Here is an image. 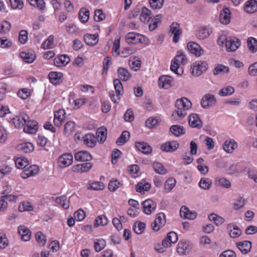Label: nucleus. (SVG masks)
<instances>
[{"instance_id": "1", "label": "nucleus", "mask_w": 257, "mask_h": 257, "mask_svg": "<svg viewBox=\"0 0 257 257\" xmlns=\"http://www.w3.org/2000/svg\"><path fill=\"white\" fill-rule=\"evenodd\" d=\"M191 102L186 97L178 99L175 102V109L172 114V117L175 120H181L187 115V110L191 107Z\"/></svg>"}, {"instance_id": "2", "label": "nucleus", "mask_w": 257, "mask_h": 257, "mask_svg": "<svg viewBox=\"0 0 257 257\" xmlns=\"http://www.w3.org/2000/svg\"><path fill=\"white\" fill-rule=\"evenodd\" d=\"M166 222V215L164 213L160 212L156 215L154 221L151 224V227L154 231H158L164 226Z\"/></svg>"}, {"instance_id": "3", "label": "nucleus", "mask_w": 257, "mask_h": 257, "mask_svg": "<svg viewBox=\"0 0 257 257\" xmlns=\"http://www.w3.org/2000/svg\"><path fill=\"white\" fill-rule=\"evenodd\" d=\"M207 69V64L205 62H196L193 63L192 73L194 76H199L205 72Z\"/></svg>"}, {"instance_id": "4", "label": "nucleus", "mask_w": 257, "mask_h": 257, "mask_svg": "<svg viewBox=\"0 0 257 257\" xmlns=\"http://www.w3.org/2000/svg\"><path fill=\"white\" fill-rule=\"evenodd\" d=\"M225 46L228 51L233 52L240 45V41L236 37H227L225 38Z\"/></svg>"}, {"instance_id": "5", "label": "nucleus", "mask_w": 257, "mask_h": 257, "mask_svg": "<svg viewBox=\"0 0 257 257\" xmlns=\"http://www.w3.org/2000/svg\"><path fill=\"white\" fill-rule=\"evenodd\" d=\"M192 247V244L189 241L181 240L178 244L177 251L180 255L185 254L190 251Z\"/></svg>"}, {"instance_id": "6", "label": "nucleus", "mask_w": 257, "mask_h": 257, "mask_svg": "<svg viewBox=\"0 0 257 257\" xmlns=\"http://www.w3.org/2000/svg\"><path fill=\"white\" fill-rule=\"evenodd\" d=\"M73 162V156L70 153H64L58 158V163L59 166L65 168L71 165Z\"/></svg>"}, {"instance_id": "7", "label": "nucleus", "mask_w": 257, "mask_h": 257, "mask_svg": "<svg viewBox=\"0 0 257 257\" xmlns=\"http://www.w3.org/2000/svg\"><path fill=\"white\" fill-rule=\"evenodd\" d=\"M143 36L139 33L134 32L128 33L125 36V40L128 44H137L143 43Z\"/></svg>"}, {"instance_id": "8", "label": "nucleus", "mask_w": 257, "mask_h": 257, "mask_svg": "<svg viewBox=\"0 0 257 257\" xmlns=\"http://www.w3.org/2000/svg\"><path fill=\"white\" fill-rule=\"evenodd\" d=\"M216 100L214 95L207 94L204 95L201 101V106L207 109L210 106L215 105Z\"/></svg>"}, {"instance_id": "9", "label": "nucleus", "mask_w": 257, "mask_h": 257, "mask_svg": "<svg viewBox=\"0 0 257 257\" xmlns=\"http://www.w3.org/2000/svg\"><path fill=\"white\" fill-rule=\"evenodd\" d=\"M143 209L145 213L150 214L157 207L156 203L151 199H148L142 203Z\"/></svg>"}, {"instance_id": "10", "label": "nucleus", "mask_w": 257, "mask_h": 257, "mask_svg": "<svg viewBox=\"0 0 257 257\" xmlns=\"http://www.w3.org/2000/svg\"><path fill=\"white\" fill-rule=\"evenodd\" d=\"M29 119V117L28 115L22 114L13 117L12 118V120L13 121L15 127L17 128H20L24 125Z\"/></svg>"}, {"instance_id": "11", "label": "nucleus", "mask_w": 257, "mask_h": 257, "mask_svg": "<svg viewBox=\"0 0 257 257\" xmlns=\"http://www.w3.org/2000/svg\"><path fill=\"white\" fill-rule=\"evenodd\" d=\"M26 125L24 127V131L28 134H34L38 131V122L34 120L29 119L26 122Z\"/></svg>"}, {"instance_id": "12", "label": "nucleus", "mask_w": 257, "mask_h": 257, "mask_svg": "<svg viewBox=\"0 0 257 257\" xmlns=\"http://www.w3.org/2000/svg\"><path fill=\"white\" fill-rule=\"evenodd\" d=\"M179 144L176 141L167 142L163 144L161 146V150L166 152H173L177 150Z\"/></svg>"}, {"instance_id": "13", "label": "nucleus", "mask_w": 257, "mask_h": 257, "mask_svg": "<svg viewBox=\"0 0 257 257\" xmlns=\"http://www.w3.org/2000/svg\"><path fill=\"white\" fill-rule=\"evenodd\" d=\"M170 31L174 34V42L177 43L182 33V30L180 28V25L178 23L173 22L170 26Z\"/></svg>"}, {"instance_id": "14", "label": "nucleus", "mask_w": 257, "mask_h": 257, "mask_svg": "<svg viewBox=\"0 0 257 257\" xmlns=\"http://www.w3.org/2000/svg\"><path fill=\"white\" fill-rule=\"evenodd\" d=\"M189 124L192 127L201 128L203 125L202 122L199 115L196 113L190 114L189 116Z\"/></svg>"}, {"instance_id": "15", "label": "nucleus", "mask_w": 257, "mask_h": 257, "mask_svg": "<svg viewBox=\"0 0 257 257\" xmlns=\"http://www.w3.org/2000/svg\"><path fill=\"white\" fill-rule=\"evenodd\" d=\"M187 49L191 53L194 54L196 56H201L203 52V50L201 47L196 43L190 42L187 44Z\"/></svg>"}, {"instance_id": "16", "label": "nucleus", "mask_w": 257, "mask_h": 257, "mask_svg": "<svg viewBox=\"0 0 257 257\" xmlns=\"http://www.w3.org/2000/svg\"><path fill=\"white\" fill-rule=\"evenodd\" d=\"M180 214L181 217H184L185 219L193 220L197 217V213L196 212H192L190 211L188 207L185 206L181 207L180 210Z\"/></svg>"}, {"instance_id": "17", "label": "nucleus", "mask_w": 257, "mask_h": 257, "mask_svg": "<svg viewBox=\"0 0 257 257\" xmlns=\"http://www.w3.org/2000/svg\"><path fill=\"white\" fill-rule=\"evenodd\" d=\"M236 246L242 253L246 254L251 250V242L247 240L239 241L236 243Z\"/></svg>"}, {"instance_id": "18", "label": "nucleus", "mask_w": 257, "mask_h": 257, "mask_svg": "<svg viewBox=\"0 0 257 257\" xmlns=\"http://www.w3.org/2000/svg\"><path fill=\"white\" fill-rule=\"evenodd\" d=\"M74 158L77 161L87 162L91 160L92 157L87 151H82L77 152L74 155Z\"/></svg>"}, {"instance_id": "19", "label": "nucleus", "mask_w": 257, "mask_h": 257, "mask_svg": "<svg viewBox=\"0 0 257 257\" xmlns=\"http://www.w3.org/2000/svg\"><path fill=\"white\" fill-rule=\"evenodd\" d=\"M173 78L169 75H163L160 77L158 84L160 87L167 89L171 86Z\"/></svg>"}, {"instance_id": "20", "label": "nucleus", "mask_w": 257, "mask_h": 257, "mask_svg": "<svg viewBox=\"0 0 257 257\" xmlns=\"http://www.w3.org/2000/svg\"><path fill=\"white\" fill-rule=\"evenodd\" d=\"M18 233L23 240L28 241L30 239L31 231L26 226L24 225L19 226L18 227Z\"/></svg>"}, {"instance_id": "21", "label": "nucleus", "mask_w": 257, "mask_h": 257, "mask_svg": "<svg viewBox=\"0 0 257 257\" xmlns=\"http://www.w3.org/2000/svg\"><path fill=\"white\" fill-rule=\"evenodd\" d=\"M70 61L69 57L66 55H62L54 59V64L57 67L66 66Z\"/></svg>"}, {"instance_id": "22", "label": "nucleus", "mask_w": 257, "mask_h": 257, "mask_svg": "<svg viewBox=\"0 0 257 257\" xmlns=\"http://www.w3.org/2000/svg\"><path fill=\"white\" fill-rule=\"evenodd\" d=\"M98 35L96 34H86L84 36V41L86 45L90 46L96 45L98 42Z\"/></svg>"}, {"instance_id": "23", "label": "nucleus", "mask_w": 257, "mask_h": 257, "mask_svg": "<svg viewBox=\"0 0 257 257\" xmlns=\"http://www.w3.org/2000/svg\"><path fill=\"white\" fill-rule=\"evenodd\" d=\"M136 147L139 151L146 155L150 154L152 151V147L144 142L136 143Z\"/></svg>"}, {"instance_id": "24", "label": "nucleus", "mask_w": 257, "mask_h": 257, "mask_svg": "<svg viewBox=\"0 0 257 257\" xmlns=\"http://www.w3.org/2000/svg\"><path fill=\"white\" fill-rule=\"evenodd\" d=\"M244 9L249 14L257 12V1L249 0L246 1L244 6Z\"/></svg>"}, {"instance_id": "25", "label": "nucleus", "mask_w": 257, "mask_h": 257, "mask_svg": "<svg viewBox=\"0 0 257 257\" xmlns=\"http://www.w3.org/2000/svg\"><path fill=\"white\" fill-rule=\"evenodd\" d=\"M65 112L64 109H59L54 114V123L56 126H60L65 119Z\"/></svg>"}, {"instance_id": "26", "label": "nucleus", "mask_w": 257, "mask_h": 257, "mask_svg": "<svg viewBox=\"0 0 257 257\" xmlns=\"http://www.w3.org/2000/svg\"><path fill=\"white\" fill-rule=\"evenodd\" d=\"M92 167L91 163L78 164L72 167L73 171L75 172L85 173L88 172Z\"/></svg>"}, {"instance_id": "27", "label": "nucleus", "mask_w": 257, "mask_h": 257, "mask_svg": "<svg viewBox=\"0 0 257 257\" xmlns=\"http://www.w3.org/2000/svg\"><path fill=\"white\" fill-rule=\"evenodd\" d=\"M230 10L227 8H224L220 12L219 16L220 22L223 24H228L230 21Z\"/></svg>"}, {"instance_id": "28", "label": "nucleus", "mask_w": 257, "mask_h": 257, "mask_svg": "<svg viewBox=\"0 0 257 257\" xmlns=\"http://www.w3.org/2000/svg\"><path fill=\"white\" fill-rule=\"evenodd\" d=\"M20 56L25 62L28 63H32L36 57L35 53L32 50L21 52Z\"/></svg>"}, {"instance_id": "29", "label": "nucleus", "mask_w": 257, "mask_h": 257, "mask_svg": "<svg viewBox=\"0 0 257 257\" xmlns=\"http://www.w3.org/2000/svg\"><path fill=\"white\" fill-rule=\"evenodd\" d=\"M237 147V143L232 139L226 141L223 145V150L227 153H232Z\"/></svg>"}, {"instance_id": "30", "label": "nucleus", "mask_w": 257, "mask_h": 257, "mask_svg": "<svg viewBox=\"0 0 257 257\" xmlns=\"http://www.w3.org/2000/svg\"><path fill=\"white\" fill-rule=\"evenodd\" d=\"M39 171V167L37 165L30 166L22 173V177L24 178H27L30 176L37 174Z\"/></svg>"}, {"instance_id": "31", "label": "nucleus", "mask_w": 257, "mask_h": 257, "mask_svg": "<svg viewBox=\"0 0 257 257\" xmlns=\"http://www.w3.org/2000/svg\"><path fill=\"white\" fill-rule=\"evenodd\" d=\"M211 33L212 30L210 28L202 27L198 30L196 36L199 39L204 40L207 38Z\"/></svg>"}, {"instance_id": "32", "label": "nucleus", "mask_w": 257, "mask_h": 257, "mask_svg": "<svg viewBox=\"0 0 257 257\" xmlns=\"http://www.w3.org/2000/svg\"><path fill=\"white\" fill-rule=\"evenodd\" d=\"M96 139L93 135L87 134L83 138V142L87 147L92 148L96 145Z\"/></svg>"}, {"instance_id": "33", "label": "nucleus", "mask_w": 257, "mask_h": 257, "mask_svg": "<svg viewBox=\"0 0 257 257\" xmlns=\"http://www.w3.org/2000/svg\"><path fill=\"white\" fill-rule=\"evenodd\" d=\"M17 149L22 153H29L34 150V147L31 143H26L19 145Z\"/></svg>"}, {"instance_id": "34", "label": "nucleus", "mask_w": 257, "mask_h": 257, "mask_svg": "<svg viewBox=\"0 0 257 257\" xmlns=\"http://www.w3.org/2000/svg\"><path fill=\"white\" fill-rule=\"evenodd\" d=\"M151 12L146 7H143L140 16V21L144 23H148L151 19Z\"/></svg>"}, {"instance_id": "35", "label": "nucleus", "mask_w": 257, "mask_h": 257, "mask_svg": "<svg viewBox=\"0 0 257 257\" xmlns=\"http://www.w3.org/2000/svg\"><path fill=\"white\" fill-rule=\"evenodd\" d=\"M63 74L61 72H51L49 74V77L51 82L54 84H57L61 82Z\"/></svg>"}, {"instance_id": "36", "label": "nucleus", "mask_w": 257, "mask_h": 257, "mask_svg": "<svg viewBox=\"0 0 257 257\" xmlns=\"http://www.w3.org/2000/svg\"><path fill=\"white\" fill-rule=\"evenodd\" d=\"M130 134L127 131L122 132L121 135L116 141V144L118 146L123 145L130 139Z\"/></svg>"}, {"instance_id": "37", "label": "nucleus", "mask_w": 257, "mask_h": 257, "mask_svg": "<svg viewBox=\"0 0 257 257\" xmlns=\"http://www.w3.org/2000/svg\"><path fill=\"white\" fill-rule=\"evenodd\" d=\"M170 131L175 136L179 137L185 133L184 127L179 125H172L170 128Z\"/></svg>"}, {"instance_id": "38", "label": "nucleus", "mask_w": 257, "mask_h": 257, "mask_svg": "<svg viewBox=\"0 0 257 257\" xmlns=\"http://www.w3.org/2000/svg\"><path fill=\"white\" fill-rule=\"evenodd\" d=\"M117 73L119 78L124 81L128 80L131 77V75L128 70L122 67H119L118 69Z\"/></svg>"}, {"instance_id": "39", "label": "nucleus", "mask_w": 257, "mask_h": 257, "mask_svg": "<svg viewBox=\"0 0 257 257\" xmlns=\"http://www.w3.org/2000/svg\"><path fill=\"white\" fill-rule=\"evenodd\" d=\"M55 201L58 204L61 205L65 209H68L69 207V201L67 199V197L65 195L56 198Z\"/></svg>"}, {"instance_id": "40", "label": "nucleus", "mask_w": 257, "mask_h": 257, "mask_svg": "<svg viewBox=\"0 0 257 257\" xmlns=\"http://www.w3.org/2000/svg\"><path fill=\"white\" fill-rule=\"evenodd\" d=\"M174 61L176 62L178 64L185 65L187 62V59L183 52L180 50L178 51L177 55L174 58Z\"/></svg>"}, {"instance_id": "41", "label": "nucleus", "mask_w": 257, "mask_h": 257, "mask_svg": "<svg viewBox=\"0 0 257 257\" xmlns=\"http://www.w3.org/2000/svg\"><path fill=\"white\" fill-rule=\"evenodd\" d=\"M233 227V229L229 232V235L231 238H236L240 236L242 233L241 230L235 225L228 224V228Z\"/></svg>"}, {"instance_id": "42", "label": "nucleus", "mask_w": 257, "mask_h": 257, "mask_svg": "<svg viewBox=\"0 0 257 257\" xmlns=\"http://www.w3.org/2000/svg\"><path fill=\"white\" fill-rule=\"evenodd\" d=\"M229 71V68L227 66L222 64H219L214 69L213 72L214 75H217L227 73Z\"/></svg>"}, {"instance_id": "43", "label": "nucleus", "mask_w": 257, "mask_h": 257, "mask_svg": "<svg viewBox=\"0 0 257 257\" xmlns=\"http://www.w3.org/2000/svg\"><path fill=\"white\" fill-rule=\"evenodd\" d=\"M151 188V184L146 182L144 184L143 182L139 183L136 186V191L141 193H144V191H148Z\"/></svg>"}, {"instance_id": "44", "label": "nucleus", "mask_w": 257, "mask_h": 257, "mask_svg": "<svg viewBox=\"0 0 257 257\" xmlns=\"http://www.w3.org/2000/svg\"><path fill=\"white\" fill-rule=\"evenodd\" d=\"M146 227L145 223L137 221L135 223L133 226V230L135 233L141 234L144 232Z\"/></svg>"}, {"instance_id": "45", "label": "nucleus", "mask_w": 257, "mask_h": 257, "mask_svg": "<svg viewBox=\"0 0 257 257\" xmlns=\"http://www.w3.org/2000/svg\"><path fill=\"white\" fill-rule=\"evenodd\" d=\"M113 84L116 93V97H118L120 95H122L123 93V86L120 81L118 79H115L113 80Z\"/></svg>"}, {"instance_id": "46", "label": "nucleus", "mask_w": 257, "mask_h": 257, "mask_svg": "<svg viewBox=\"0 0 257 257\" xmlns=\"http://www.w3.org/2000/svg\"><path fill=\"white\" fill-rule=\"evenodd\" d=\"M215 184L216 186H222L225 188H228L231 186L230 181L225 178L216 179L215 181Z\"/></svg>"}, {"instance_id": "47", "label": "nucleus", "mask_w": 257, "mask_h": 257, "mask_svg": "<svg viewBox=\"0 0 257 257\" xmlns=\"http://www.w3.org/2000/svg\"><path fill=\"white\" fill-rule=\"evenodd\" d=\"M15 165L18 168L22 169L29 165V161L25 158L20 157L16 160Z\"/></svg>"}, {"instance_id": "48", "label": "nucleus", "mask_w": 257, "mask_h": 257, "mask_svg": "<svg viewBox=\"0 0 257 257\" xmlns=\"http://www.w3.org/2000/svg\"><path fill=\"white\" fill-rule=\"evenodd\" d=\"M89 17V11L85 9H81L79 13V18L83 23H86Z\"/></svg>"}, {"instance_id": "49", "label": "nucleus", "mask_w": 257, "mask_h": 257, "mask_svg": "<svg viewBox=\"0 0 257 257\" xmlns=\"http://www.w3.org/2000/svg\"><path fill=\"white\" fill-rule=\"evenodd\" d=\"M208 219L210 221H213L217 226L222 224L224 222V219L214 213L210 214L208 216Z\"/></svg>"}, {"instance_id": "50", "label": "nucleus", "mask_w": 257, "mask_h": 257, "mask_svg": "<svg viewBox=\"0 0 257 257\" xmlns=\"http://www.w3.org/2000/svg\"><path fill=\"white\" fill-rule=\"evenodd\" d=\"M97 140L100 142H103L106 139V129L104 127L99 128L96 132Z\"/></svg>"}, {"instance_id": "51", "label": "nucleus", "mask_w": 257, "mask_h": 257, "mask_svg": "<svg viewBox=\"0 0 257 257\" xmlns=\"http://www.w3.org/2000/svg\"><path fill=\"white\" fill-rule=\"evenodd\" d=\"M30 4L36 7L40 10H44L45 8V3L44 0H28Z\"/></svg>"}, {"instance_id": "52", "label": "nucleus", "mask_w": 257, "mask_h": 257, "mask_svg": "<svg viewBox=\"0 0 257 257\" xmlns=\"http://www.w3.org/2000/svg\"><path fill=\"white\" fill-rule=\"evenodd\" d=\"M247 46L250 51L254 53L257 51V40L252 37L247 40Z\"/></svg>"}, {"instance_id": "53", "label": "nucleus", "mask_w": 257, "mask_h": 257, "mask_svg": "<svg viewBox=\"0 0 257 257\" xmlns=\"http://www.w3.org/2000/svg\"><path fill=\"white\" fill-rule=\"evenodd\" d=\"M154 171L160 174L164 175L167 173V170L163 165L159 162H155L153 165Z\"/></svg>"}, {"instance_id": "54", "label": "nucleus", "mask_w": 257, "mask_h": 257, "mask_svg": "<svg viewBox=\"0 0 257 257\" xmlns=\"http://www.w3.org/2000/svg\"><path fill=\"white\" fill-rule=\"evenodd\" d=\"M108 220L107 217L105 215H100L98 216L95 220L94 223L95 227H98L99 225L104 226L107 224Z\"/></svg>"}, {"instance_id": "55", "label": "nucleus", "mask_w": 257, "mask_h": 257, "mask_svg": "<svg viewBox=\"0 0 257 257\" xmlns=\"http://www.w3.org/2000/svg\"><path fill=\"white\" fill-rule=\"evenodd\" d=\"M75 128V123L73 121H68L64 126V135H69L72 133Z\"/></svg>"}, {"instance_id": "56", "label": "nucleus", "mask_w": 257, "mask_h": 257, "mask_svg": "<svg viewBox=\"0 0 257 257\" xmlns=\"http://www.w3.org/2000/svg\"><path fill=\"white\" fill-rule=\"evenodd\" d=\"M211 181L207 178H201L199 182V186L204 190L209 189L211 185Z\"/></svg>"}, {"instance_id": "57", "label": "nucleus", "mask_w": 257, "mask_h": 257, "mask_svg": "<svg viewBox=\"0 0 257 257\" xmlns=\"http://www.w3.org/2000/svg\"><path fill=\"white\" fill-rule=\"evenodd\" d=\"M36 240L39 244L41 246H44L46 242V239L45 235L41 232L39 231L36 233L35 235Z\"/></svg>"}, {"instance_id": "58", "label": "nucleus", "mask_w": 257, "mask_h": 257, "mask_svg": "<svg viewBox=\"0 0 257 257\" xmlns=\"http://www.w3.org/2000/svg\"><path fill=\"white\" fill-rule=\"evenodd\" d=\"M105 246V241L103 239H97L94 242V248L97 252L102 250Z\"/></svg>"}, {"instance_id": "59", "label": "nucleus", "mask_w": 257, "mask_h": 257, "mask_svg": "<svg viewBox=\"0 0 257 257\" xmlns=\"http://www.w3.org/2000/svg\"><path fill=\"white\" fill-rule=\"evenodd\" d=\"M121 183L116 179H112L110 181L108 184V189L110 191H114L116 190L119 186H121Z\"/></svg>"}, {"instance_id": "60", "label": "nucleus", "mask_w": 257, "mask_h": 257, "mask_svg": "<svg viewBox=\"0 0 257 257\" xmlns=\"http://www.w3.org/2000/svg\"><path fill=\"white\" fill-rule=\"evenodd\" d=\"M11 7L13 9L21 10L23 8L24 3L22 0H9Z\"/></svg>"}, {"instance_id": "61", "label": "nucleus", "mask_w": 257, "mask_h": 257, "mask_svg": "<svg viewBox=\"0 0 257 257\" xmlns=\"http://www.w3.org/2000/svg\"><path fill=\"white\" fill-rule=\"evenodd\" d=\"M234 92V88L230 86H228L226 87L222 88L219 94L222 96H226L232 94Z\"/></svg>"}, {"instance_id": "62", "label": "nucleus", "mask_w": 257, "mask_h": 257, "mask_svg": "<svg viewBox=\"0 0 257 257\" xmlns=\"http://www.w3.org/2000/svg\"><path fill=\"white\" fill-rule=\"evenodd\" d=\"M54 37L52 35L49 37L42 44V47L45 49H49L52 48L53 44Z\"/></svg>"}, {"instance_id": "63", "label": "nucleus", "mask_w": 257, "mask_h": 257, "mask_svg": "<svg viewBox=\"0 0 257 257\" xmlns=\"http://www.w3.org/2000/svg\"><path fill=\"white\" fill-rule=\"evenodd\" d=\"M179 64H178V63H177L176 62L173 60L171 63L170 69L171 71H172L175 74L177 75H181V74L183 73V71L182 68L179 69Z\"/></svg>"}, {"instance_id": "64", "label": "nucleus", "mask_w": 257, "mask_h": 257, "mask_svg": "<svg viewBox=\"0 0 257 257\" xmlns=\"http://www.w3.org/2000/svg\"><path fill=\"white\" fill-rule=\"evenodd\" d=\"M176 180L173 178H169L165 182V189L168 190H171L175 186Z\"/></svg>"}]
</instances>
